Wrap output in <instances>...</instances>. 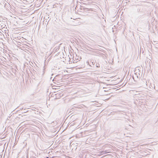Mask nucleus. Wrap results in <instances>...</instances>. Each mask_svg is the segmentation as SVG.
Returning <instances> with one entry per match:
<instances>
[{
    "label": "nucleus",
    "mask_w": 158,
    "mask_h": 158,
    "mask_svg": "<svg viewBox=\"0 0 158 158\" xmlns=\"http://www.w3.org/2000/svg\"><path fill=\"white\" fill-rule=\"evenodd\" d=\"M97 66V67H100V66H99L98 65L97 66Z\"/></svg>",
    "instance_id": "nucleus-1"
}]
</instances>
